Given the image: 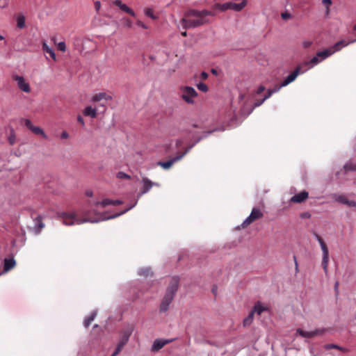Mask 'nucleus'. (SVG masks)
<instances>
[{
	"label": "nucleus",
	"instance_id": "1",
	"mask_svg": "<svg viewBox=\"0 0 356 356\" xmlns=\"http://www.w3.org/2000/svg\"><path fill=\"white\" fill-rule=\"evenodd\" d=\"M142 183H143V187L141 191L138 195V198L134 201V202L129 206L126 209L122 211L120 213H115L114 215H108L107 212L100 213L98 212L96 209L92 210V213L95 214V216L91 217L90 216V213L91 211H85L83 213V217L82 218H79L76 217V214L74 213H67L65 212H62L60 213H58L59 218L62 220L63 223L65 225L70 226L74 225H80L86 222H90V223H97L101 221L107 220L110 219H113L115 218H117L125 213H127L128 211L134 208L138 202V198L143 195L144 194L147 193L153 186L154 184L153 181H152L150 179H149L147 177H143L142 179Z\"/></svg>",
	"mask_w": 356,
	"mask_h": 356
},
{
	"label": "nucleus",
	"instance_id": "2",
	"mask_svg": "<svg viewBox=\"0 0 356 356\" xmlns=\"http://www.w3.org/2000/svg\"><path fill=\"white\" fill-rule=\"evenodd\" d=\"M356 41L355 40H349L348 42L345 40H341L337 42L332 47H330L324 50L318 51L314 56H313L309 60L305 61L302 64V67L303 69H309L314 67L320 63L323 62L324 60L331 56L335 52L340 51L342 48L348 46L349 44L353 43Z\"/></svg>",
	"mask_w": 356,
	"mask_h": 356
},
{
	"label": "nucleus",
	"instance_id": "3",
	"mask_svg": "<svg viewBox=\"0 0 356 356\" xmlns=\"http://www.w3.org/2000/svg\"><path fill=\"white\" fill-rule=\"evenodd\" d=\"M213 15L212 12L206 10L201 11L190 10L184 14V17L179 22L178 27L187 29L200 26L207 22L205 19L206 16Z\"/></svg>",
	"mask_w": 356,
	"mask_h": 356
},
{
	"label": "nucleus",
	"instance_id": "4",
	"mask_svg": "<svg viewBox=\"0 0 356 356\" xmlns=\"http://www.w3.org/2000/svg\"><path fill=\"white\" fill-rule=\"evenodd\" d=\"M178 289V280L173 278L172 282L168 286L166 293L160 305V311L165 312L168 309L170 304L172 302L175 294Z\"/></svg>",
	"mask_w": 356,
	"mask_h": 356
},
{
	"label": "nucleus",
	"instance_id": "5",
	"mask_svg": "<svg viewBox=\"0 0 356 356\" xmlns=\"http://www.w3.org/2000/svg\"><path fill=\"white\" fill-rule=\"evenodd\" d=\"M181 98L188 104H194V98L197 96L196 90L191 86H184L180 88Z\"/></svg>",
	"mask_w": 356,
	"mask_h": 356
},
{
	"label": "nucleus",
	"instance_id": "6",
	"mask_svg": "<svg viewBox=\"0 0 356 356\" xmlns=\"http://www.w3.org/2000/svg\"><path fill=\"white\" fill-rule=\"evenodd\" d=\"M315 237L321 245V250L323 252L322 265H323V268L325 273H327V265H328V262H329L328 249L326 246V244L325 243V242L323 241V240L319 235H318L317 234H315Z\"/></svg>",
	"mask_w": 356,
	"mask_h": 356
},
{
	"label": "nucleus",
	"instance_id": "7",
	"mask_svg": "<svg viewBox=\"0 0 356 356\" xmlns=\"http://www.w3.org/2000/svg\"><path fill=\"white\" fill-rule=\"evenodd\" d=\"M307 71V69H303L301 65H299L295 70L288 75L280 84V87H285L289 83L296 80L299 74H304Z\"/></svg>",
	"mask_w": 356,
	"mask_h": 356
},
{
	"label": "nucleus",
	"instance_id": "8",
	"mask_svg": "<svg viewBox=\"0 0 356 356\" xmlns=\"http://www.w3.org/2000/svg\"><path fill=\"white\" fill-rule=\"evenodd\" d=\"M325 332V330L323 328H318L311 331H305L301 328H298L296 330V334H299L303 338H314L316 336L322 335Z\"/></svg>",
	"mask_w": 356,
	"mask_h": 356
},
{
	"label": "nucleus",
	"instance_id": "9",
	"mask_svg": "<svg viewBox=\"0 0 356 356\" xmlns=\"http://www.w3.org/2000/svg\"><path fill=\"white\" fill-rule=\"evenodd\" d=\"M193 145L188 147L182 154L170 159L168 161L165 162H159V165L161 166L163 169H169L175 162L179 161L188 152L189 150L193 147Z\"/></svg>",
	"mask_w": 356,
	"mask_h": 356
},
{
	"label": "nucleus",
	"instance_id": "10",
	"mask_svg": "<svg viewBox=\"0 0 356 356\" xmlns=\"http://www.w3.org/2000/svg\"><path fill=\"white\" fill-rule=\"evenodd\" d=\"M13 79L17 83V87L23 92L29 93L31 92V87L26 79L19 75H13Z\"/></svg>",
	"mask_w": 356,
	"mask_h": 356
},
{
	"label": "nucleus",
	"instance_id": "11",
	"mask_svg": "<svg viewBox=\"0 0 356 356\" xmlns=\"http://www.w3.org/2000/svg\"><path fill=\"white\" fill-rule=\"evenodd\" d=\"M263 216V213L261 210L258 208H254L252 210L250 216L245 218V220L243 222L241 226L245 227L248 225L251 224L256 220L261 218Z\"/></svg>",
	"mask_w": 356,
	"mask_h": 356
},
{
	"label": "nucleus",
	"instance_id": "12",
	"mask_svg": "<svg viewBox=\"0 0 356 356\" xmlns=\"http://www.w3.org/2000/svg\"><path fill=\"white\" fill-rule=\"evenodd\" d=\"M332 197L333 200L337 202L341 203L344 205H346L348 207H355L356 208V202L353 200H349L346 195H338V194H333L332 195Z\"/></svg>",
	"mask_w": 356,
	"mask_h": 356
},
{
	"label": "nucleus",
	"instance_id": "13",
	"mask_svg": "<svg viewBox=\"0 0 356 356\" xmlns=\"http://www.w3.org/2000/svg\"><path fill=\"white\" fill-rule=\"evenodd\" d=\"M113 4L117 6L122 11L125 12L133 17L136 16L134 11L130 8H129L126 4L122 3V1L115 0L113 1Z\"/></svg>",
	"mask_w": 356,
	"mask_h": 356
},
{
	"label": "nucleus",
	"instance_id": "14",
	"mask_svg": "<svg viewBox=\"0 0 356 356\" xmlns=\"http://www.w3.org/2000/svg\"><path fill=\"white\" fill-rule=\"evenodd\" d=\"M229 9L236 12H239L242 10L247 5V0H241L240 3H235L233 1H229Z\"/></svg>",
	"mask_w": 356,
	"mask_h": 356
},
{
	"label": "nucleus",
	"instance_id": "15",
	"mask_svg": "<svg viewBox=\"0 0 356 356\" xmlns=\"http://www.w3.org/2000/svg\"><path fill=\"white\" fill-rule=\"evenodd\" d=\"M170 341L169 340H164V339H156L152 346V350L154 352L159 351L160 349H161L165 344L169 343Z\"/></svg>",
	"mask_w": 356,
	"mask_h": 356
},
{
	"label": "nucleus",
	"instance_id": "16",
	"mask_svg": "<svg viewBox=\"0 0 356 356\" xmlns=\"http://www.w3.org/2000/svg\"><path fill=\"white\" fill-rule=\"evenodd\" d=\"M308 195V193L304 191L298 194L293 195L291 198V201L293 202L301 203L307 199Z\"/></svg>",
	"mask_w": 356,
	"mask_h": 356
},
{
	"label": "nucleus",
	"instance_id": "17",
	"mask_svg": "<svg viewBox=\"0 0 356 356\" xmlns=\"http://www.w3.org/2000/svg\"><path fill=\"white\" fill-rule=\"evenodd\" d=\"M133 330L134 326L132 325H128L121 331L120 337L128 341Z\"/></svg>",
	"mask_w": 356,
	"mask_h": 356
},
{
	"label": "nucleus",
	"instance_id": "18",
	"mask_svg": "<svg viewBox=\"0 0 356 356\" xmlns=\"http://www.w3.org/2000/svg\"><path fill=\"white\" fill-rule=\"evenodd\" d=\"M16 265L15 260L14 259H5L3 262V270L0 275L7 273L12 268H13Z\"/></svg>",
	"mask_w": 356,
	"mask_h": 356
},
{
	"label": "nucleus",
	"instance_id": "19",
	"mask_svg": "<svg viewBox=\"0 0 356 356\" xmlns=\"http://www.w3.org/2000/svg\"><path fill=\"white\" fill-rule=\"evenodd\" d=\"M267 310L268 307L266 305L260 302H257L252 312H254V314L256 313L258 315H261L264 312Z\"/></svg>",
	"mask_w": 356,
	"mask_h": 356
},
{
	"label": "nucleus",
	"instance_id": "20",
	"mask_svg": "<svg viewBox=\"0 0 356 356\" xmlns=\"http://www.w3.org/2000/svg\"><path fill=\"white\" fill-rule=\"evenodd\" d=\"M111 98V96L107 95L105 92H99L94 95L91 99V101L93 102H97L102 99L110 100Z\"/></svg>",
	"mask_w": 356,
	"mask_h": 356
},
{
	"label": "nucleus",
	"instance_id": "21",
	"mask_svg": "<svg viewBox=\"0 0 356 356\" xmlns=\"http://www.w3.org/2000/svg\"><path fill=\"white\" fill-rule=\"evenodd\" d=\"M25 20L26 17L24 14L22 13H18L16 15V22H17V26L22 29L25 27Z\"/></svg>",
	"mask_w": 356,
	"mask_h": 356
},
{
	"label": "nucleus",
	"instance_id": "22",
	"mask_svg": "<svg viewBox=\"0 0 356 356\" xmlns=\"http://www.w3.org/2000/svg\"><path fill=\"white\" fill-rule=\"evenodd\" d=\"M42 50L43 51L49 54L54 60H56V56L54 49L48 46L45 42L42 43Z\"/></svg>",
	"mask_w": 356,
	"mask_h": 356
},
{
	"label": "nucleus",
	"instance_id": "23",
	"mask_svg": "<svg viewBox=\"0 0 356 356\" xmlns=\"http://www.w3.org/2000/svg\"><path fill=\"white\" fill-rule=\"evenodd\" d=\"M83 113L84 115L90 116V117H91L92 118H95L97 116V110H96V108H92L90 106H88L86 107V108L84 109Z\"/></svg>",
	"mask_w": 356,
	"mask_h": 356
},
{
	"label": "nucleus",
	"instance_id": "24",
	"mask_svg": "<svg viewBox=\"0 0 356 356\" xmlns=\"http://www.w3.org/2000/svg\"><path fill=\"white\" fill-rule=\"evenodd\" d=\"M112 203H113V200L106 198V199L102 200V201H96L94 203V205L97 207L104 208L108 205H112Z\"/></svg>",
	"mask_w": 356,
	"mask_h": 356
},
{
	"label": "nucleus",
	"instance_id": "25",
	"mask_svg": "<svg viewBox=\"0 0 356 356\" xmlns=\"http://www.w3.org/2000/svg\"><path fill=\"white\" fill-rule=\"evenodd\" d=\"M138 273L140 276H143L145 277H151L153 275L152 270L148 267L140 268Z\"/></svg>",
	"mask_w": 356,
	"mask_h": 356
},
{
	"label": "nucleus",
	"instance_id": "26",
	"mask_svg": "<svg viewBox=\"0 0 356 356\" xmlns=\"http://www.w3.org/2000/svg\"><path fill=\"white\" fill-rule=\"evenodd\" d=\"M31 131L36 135L42 136L45 139L47 138V135L43 131V129L42 128H40V127L34 126Z\"/></svg>",
	"mask_w": 356,
	"mask_h": 356
},
{
	"label": "nucleus",
	"instance_id": "27",
	"mask_svg": "<svg viewBox=\"0 0 356 356\" xmlns=\"http://www.w3.org/2000/svg\"><path fill=\"white\" fill-rule=\"evenodd\" d=\"M97 312L94 311L87 318H86L83 322L84 327H88L90 325V323L94 321Z\"/></svg>",
	"mask_w": 356,
	"mask_h": 356
},
{
	"label": "nucleus",
	"instance_id": "28",
	"mask_svg": "<svg viewBox=\"0 0 356 356\" xmlns=\"http://www.w3.org/2000/svg\"><path fill=\"white\" fill-rule=\"evenodd\" d=\"M254 312H251L249 315L243 320V325L248 326L250 325L253 321Z\"/></svg>",
	"mask_w": 356,
	"mask_h": 356
},
{
	"label": "nucleus",
	"instance_id": "29",
	"mask_svg": "<svg viewBox=\"0 0 356 356\" xmlns=\"http://www.w3.org/2000/svg\"><path fill=\"white\" fill-rule=\"evenodd\" d=\"M144 13L147 17H150L152 19H156L157 18V17L154 14L152 8H145L144 10Z\"/></svg>",
	"mask_w": 356,
	"mask_h": 356
},
{
	"label": "nucleus",
	"instance_id": "30",
	"mask_svg": "<svg viewBox=\"0 0 356 356\" xmlns=\"http://www.w3.org/2000/svg\"><path fill=\"white\" fill-rule=\"evenodd\" d=\"M116 177L118 179H131V176L124 172H118L116 174Z\"/></svg>",
	"mask_w": 356,
	"mask_h": 356
},
{
	"label": "nucleus",
	"instance_id": "31",
	"mask_svg": "<svg viewBox=\"0 0 356 356\" xmlns=\"http://www.w3.org/2000/svg\"><path fill=\"white\" fill-rule=\"evenodd\" d=\"M324 348L326 350L334 348V349H337V350H343V348L339 346L338 345L332 344H332H326L324 346Z\"/></svg>",
	"mask_w": 356,
	"mask_h": 356
},
{
	"label": "nucleus",
	"instance_id": "32",
	"mask_svg": "<svg viewBox=\"0 0 356 356\" xmlns=\"http://www.w3.org/2000/svg\"><path fill=\"white\" fill-rule=\"evenodd\" d=\"M344 168L346 170H349V171H356V164H351V163H346L344 165Z\"/></svg>",
	"mask_w": 356,
	"mask_h": 356
},
{
	"label": "nucleus",
	"instance_id": "33",
	"mask_svg": "<svg viewBox=\"0 0 356 356\" xmlns=\"http://www.w3.org/2000/svg\"><path fill=\"white\" fill-rule=\"evenodd\" d=\"M197 88L202 92H207V90H208L207 86L201 82L199 83L198 84H197Z\"/></svg>",
	"mask_w": 356,
	"mask_h": 356
},
{
	"label": "nucleus",
	"instance_id": "34",
	"mask_svg": "<svg viewBox=\"0 0 356 356\" xmlns=\"http://www.w3.org/2000/svg\"><path fill=\"white\" fill-rule=\"evenodd\" d=\"M24 124L30 130H31L34 127L31 121L29 119L24 120Z\"/></svg>",
	"mask_w": 356,
	"mask_h": 356
},
{
	"label": "nucleus",
	"instance_id": "35",
	"mask_svg": "<svg viewBox=\"0 0 356 356\" xmlns=\"http://www.w3.org/2000/svg\"><path fill=\"white\" fill-rule=\"evenodd\" d=\"M123 22H124V25L127 27V28H131L132 27V22L127 19V18H123L122 19Z\"/></svg>",
	"mask_w": 356,
	"mask_h": 356
},
{
	"label": "nucleus",
	"instance_id": "36",
	"mask_svg": "<svg viewBox=\"0 0 356 356\" xmlns=\"http://www.w3.org/2000/svg\"><path fill=\"white\" fill-rule=\"evenodd\" d=\"M58 49L64 52L66 50V45H65V43L64 42H60L58 43Z\"/></svg>",
	"mask_w": 356,
	"mask_h": 356
},
{
	"label": "nucleus",
	"instance_id": "37",
	"mask_svg": "<svg viewBox=\"0 0 356 356\" xmlns=\"http://www.w3.org/2000/svg\"><path fill=\"white\" fill-rule=\"evenodd\" d=\"M229 9V2H226L225 3L221 4L220 11L224 12Z\"/></svg>",
	"mask_w": 356,
	"mask_h": 356
},
{
	"label": "nucleus",
	"instance_id": "38",
	"mask_svg": "<svg viewBox=\"0 0 356 356\" xmlns=\"http://www.w3.org/2000/svg\"><path fill=\"white\" fill-rule=\"evenodd\" d=\"M123 348V346L119 343H118L115 350L111 355V356H116Z\"/></svg>",
	"mask_w": 356,
	"mask_h": 356
},
{
	"label": "nucleus",
	"instance_id": "39",
	"mask_svg": "<svg viewBox=\"0 0 356 356\" xmlns=\"http://www.w3.org/2000/svg\"><path fill=\"white\" fill-rule=\"evenodd\" d=\"M136 24L139 27H141V28H143L144 29H148V26L145 23H143L142 21H140V20H137Z\"/></svg>",
	"mask_w": 356,
	"mask_h": 356
},
{
	"label": "nucleus",
	"instance_id": "40",
	"mask_svg": "<svg viewBox=\"0 0 356 356\" xmlns=\"http://www.w3.org/2000/svg\"><path fill=\"white\" fill-rule=\"evenodd\" d=\"M300 217L301 218H311V213L309 212H303V213H301L300 215Z\"/></svg>",
	"mask_w": 356,
	"mask_h": 356
},
{
	"label": "nucleus",
	"instance_id": "41",
	"mask_svg": "<svg viewBox=\"0 0 356 356\" xmlns=\"http://www.w3.org/2000/svg\"><path fill=\"white\" fill-rule=\"evenodd\" d=\"M8 0H0V8H5L8 6Z\"/></svg>",
	"mask_w": 356,
	"mask_h": 356
},
{
	"label": "nucleus",
	"instance_id": "42",
	"mask_svg": "<svg viewBox=\"0 0 356 356\" xmlns=\"http://www.w3.org/2000/svg\"><path fill=\"white\" fill-rule=\"evenodd\" d=\"M281 17L283 19L286 20L290 19L291 17V15L289 13H282L281 14Z\"/></svg>",
	"mask_w": 356,
	"mask_h": 356
},
{
	"label": "nucleus",
	"instance_id": "43",
	"mask_svg": "<svg viewBox=\"0 0 356 356\" xmlns=\"http://www.w3.org/2000/svg\"><path fill=\"white\" fill-rule=\"evenodd\" d=\"M312 43V42L311 41L305 40L302 42V44L304 48H308L311 46Z\"/></svg>",
	"mask_w": 356,
	"mask_h": 356
},
{
	"label": "nucleus",
	"instance_id": "44",
	"mask_svg": "<svg viewBox=\"0 0 356 356\" xmlns=\"http://www.w3.org/2000/svg\"><path fill=\"white\" fill-rule=\"evenodd\" d=\"M266 88L264 86H260L256 90V94L259 95L265 90Z\"/></svg>",
	"mask_w": 356,
	"mask_h": 356
},
{
	"label": "nucleus",
	"instance_id": "45",
	"mask_svg": "<svg viewBox=\"0 0 356 356\" xmlns=\"http://www.w3.org/2000/svg\"><path fill=\"white\" fill-rule=\"evenodd\" d=\"M265 101H266V99H264V98H263L260 101H256L254 102V107H257V106H261Z\"/></svg>",
	"mask_w": 356,
	"mask_h": 356
},
{
	"label": "nucleus",
	"instance_id": "46",
	"mask_svg": "<svg viewBox=\"0 0 356 356\" xmlns=\"http://www.w3.org/2000/svg\"><path fill=\"white\" fill-rule=\"evenodd\" d=\"M200 76L202 80H206L208 78V74L206 72H202Z\"/></svg>",
	"mask_w": 356,
	"mask_h": 356
},
{
	"label": "nucleus",
	"instance_id": "47",
	"mask_svg": "<svg viewBox=\"0 0 356 356\" xmlns=\"http://www.w3.org/2000/svg\"><path fill=\"white\" fill-rule=\"evenodd\" d=\"M282 87H280V85L279 86H275L274 88L273 89H269L270 90H271V92L273 93H275V92H277Z\"/></svg>",
	"mask_w": 356,
	"mask_h": 356
},
{
	"label": "nucleus",
	"instance_id": "48",
	"mask_svg": "<svg viewBox=\"0 0 356 356\" xmlns=\"http://www.w3.org/2000/svg\"><path fill=\"white\" fill-rule=\"evenodd\" d=\"M61 138L67 139L69 137V134L66 131H63L60 135Z\"/></svg>",
	"mask_w": 356,
	"mask_h": 356
},
{
	"label": "nucleus",
	"instance_id": "49",
	"mask_svg": "<svg viewBox=\"0 0 356 356\" xmlns=\"http://www.w3.org/2000/svg\"><path fill=\"white\" fill-rule=\"evenodd\" d=\"M273 95V92H271V90H270L269 89L267 90V92L266 94V95L264 96V99H268V98L270 97V96Z\"/></svg>",
	"mask_w": 356,
	"mask_h": 356
},
{
	"label": "nucleus",
	"instance_id": "50",
	"mask_svg": "<svg viewBox=\"0 0 356 356\" xmlns=\"http://www.w3.org/2000/svg\"><path fill=\"white\" fill-rule=\"evenodd\" d=\"M95 7L96 10L99 11V10L100 9V7H101V3H100L99 1H96L95 2Z\"/></svg>",
	"mask_w": 356,
	"mask_h": 356
},
{
	"label": "nucleus",
	"instance_id": "51",
	"mask_svg": "<svg viewBox=\"0 0 356 356\" xmlns=\"http://www.w3.org/2000/svg\"><path fill=\"white\" fill-rule=\"evenodd\" d=\"M220 6H221V4H220V3H216V4H214V5H213V9L214 10H219V11H220Z\"/></svg>",
	"mask_w": 356,
	"mask_h": 356
},
{
	"label": "nucleus",
	"instance_id": "52",
	"mask_svg": "<svg viewBox=\"0 0 356 356\" xmlns=\"http://www.w3.org/2000/svg\"><path fill=\"white\" fill-rule=\"evenodd\" d=\"M77 120L79 122H80L82 125H84L85 124V122H84V120L83 118V117H81V115H79L77 117Z\"/></svg>",
	"mask_w": 356,
	"mask_h": 356
},
{
	"label": "nucleus",
	"instance_id": "53",
	"mask_svg": "<svg viewBox=\"0 0 356 356\" xmlns=\"http://www.w3.org/2000/svg\"><path fill=\"white\" fill-rule=\"evenodd\" d=\"M127 343V341L123 339L122 338L120 337V341L118 342L119 344L122 345L123 347Z\"/></svg>",
	"mask_w": 356,
	"mask_h": 356
},
{
	"label": "nucleus",
	"instance_id": "54",
	"mask_svg": "<svg viewBox=\"0 0 356 356\" xmlns=\"http://www.w3.org/2000/svg\"><path fill=\"white\" fill-rule=\"evenodd\" d=\"M323 4H325L327 7H328V6L332 3V1H331V0H323Z\"/></svg>",
	"mask_w": 356,
	"mask_h": 356
},
{
	"label": "nucleus",
	"instance_id": "55",
	"mask_svg": "<svg viewBox=\"0 0 356 356\" xmlns=\"http://www.w3.org/2000/svg\"><path fill=\"white\" fill-rule=\"evenodd\" d=\"M122 203V202L121 200H113V203H112V205H118V204H121Z\"/></svg>",
	"mask_w": 356,
	"mask_h": 356
},
{
	"label": "nucleus",
	"instance_id": "56",
	"mask_svg": "<svg viewBox=\"0 0 356 356\" xmlns=\"http://www.w3.org/2000/svg\"><path fill=\"white\" fill-rule=\"evenodd\" d=\"M86 195L88 197H92V191H87L86 192Z\"/></svg>",
	"mask_w": 356,
	"mask_h": 356
},
{
	"label": "nucleus",
	"instance_id": "57",
	"mask_svg": "<svg viewBox=\"0 0 356 356\" xmlns=\"http://www.w3.org/2000/svg\"><path fill=\"white\" fill-rule=\"evenodd\" d=\"M338 286H339V282H337L335 283V285H334V289H335V290H336V291H337V289H338Z\"/></svg>",
	"mask_w": 356,
	"mask_h": 356
},
{
	"label": "nucleus",
	"instance_id": "58",
	"mask_svg": "<svg viewBox=\"0 0 356 356\" xmlns=\"http://www.w3.org/2000/svg\"><path fill=\"white\" fill-rule=\"evenodd\" d=\"M181 35L186 36L187 35L186 31H185L181 32Z\"/></svg>",
	"mask_w": 356,
	"mask_h": 356
},
{
	"label": "nucleus",
	"instance_id": "59",
	"mask_svg": "<svg viewBox=\"0 0 356 356\" xmlns=\"http://www.w3.org/2000/svg\"><path fill=\"white\" fill-rule=\"evenodd\" d=\"M212 292H213L214 294H216V287H213V288L212 289Z\"/></svg>",
	"mask_w": 356,
	"mask_h": 356
},
{
	"label": "nucleus",
	"instance_id": "60",
	"mask_svg": "<svg viewBox=\"0 0 356 356\" xmlns=\"http://www.w3.org/2000/svg\"><path fill=\"white\" fill-rule=\"evenodd\" d=\"M153 184H154V186H160V184L156 182H153Z\"/></svg>",
	"mask_w": 356,
	"mask_h": 356
},
{
	"label": "nucleus",
	"instance_id": "61",
	"mask_svg": "<svg viewBox=\"0 0 356 356\" xmlns=\"http://www.w3.org/2000/svg\"><path fill=\"white\" fill-rule=\"evenodd\" d=\"M9 140H10V144H13V143H14V140L13 139L10 138Z\"/></svg>",
	"mask_w": 356,
	"mask_h": 356
},
{
	"label": "nucleus",
	"instance_id": "62",
	"mask_svg": "<svg viewBox=\"0 0 356 356\" xmlns=\"http://www.w3.org/2000/svg\"><path fill=\"white\" fill-rule=\"evenodd\" d=\"M43 227H44V225H43L42 223H40V228H42Z\"/></svg>",
	"mask_w": 356,
	"mask_h": 356
},
{
	"label": "nucleus",
	"instance_id": "63",
	"mask_svg": "<svg viewBox=\"0 0 356 356\" xmlns=\"http://www.w3.org/2000/svg\"><path fill=\"white\" fill-rule=\"evenodd\" d=\"M311 353H312V356H317L316 355H315V354H314V353H313V352H312V350H311Z\"/></svg>",
	"mask_w": 356,
	"mask_h": 356
},
{
	"label": "nucleus",
	"instance_id": "64",
	"mask_svg": "<svg viewBox=\"0 0 356 356\" xmlns=\"http://www.w3.org/2000/svg\"><path fill=\"white\" fill-rule=\"evenodd\" d=\"M3 39H4L3 36L0 35V40H3Z\"/></svg>",
	"mask_w": 356,
	"mask_h": 356
}]
</instances>
